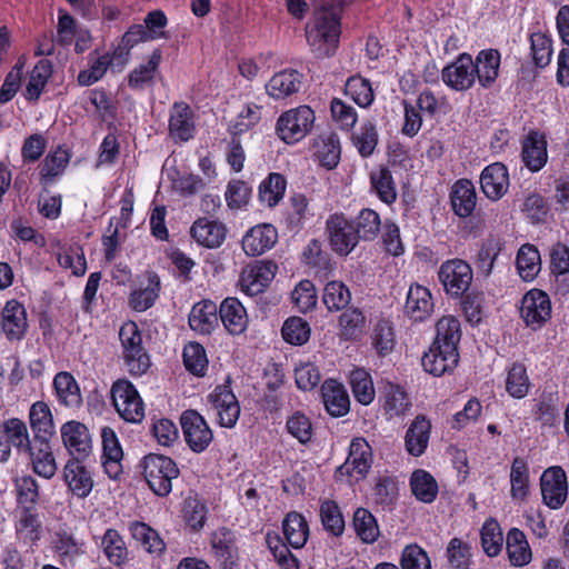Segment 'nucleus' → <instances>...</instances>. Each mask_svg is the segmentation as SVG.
I'll return each instance as SVG.
<instances>
[{
    "mask_svg": "<svg viewBox=\"0 0 569 569\" xmlns=\"http://www.w3.org/2000/svg\"><path fill=\"white\" fill-rule=\"evenodd\" d=\"M219 318L231 335L242 333L248 325L247 311L237 298H227L221 302Z\"/></svg>",
    "mask_w": 569,
    "mask_h": 569,
    "instance_id": "cd10ccee",
    "label": "nucleus"
},
{
    "mask_svg": "<svg viewBox=\"0 0 569 569\" xmlns=\"http://www.w3.org/2000/svg\"><path fill=\"white\" fill-rule=\"evenodd\" d=\"M437 335L432 343L458 349L461 338L460 322L457 318L448 316L441 318L436 325Z\"/></svg>",
    "mask_w": 569,
    "mask_h": 569,
    "instance_id": "3c124183",
    "label": "nucleus"
},
{
    "mask_svg": "<svg viewBox=\"0 0 569 569\" xmlns=\"http://www.w3.org/2000/svg\"><path fill=\"white\" fill-rule=\"evenodd\" d=\"M69 153L66 149L58 148L53 152L49 153L43 162L41 169L40 182L43 186V192H46V187L52 182L57 177L62 174L68 162H69Z\"/></svg>",
    "mask_w": 569,
    "mask_h": 569,
    "instance_id": "37998d69",
    "label": "nucleus"
},
{
    "mask_svg": "<svg viewBox=\"0 0 569 569\" xmlns=\"http://www.w3.org/2000/svg\"><path fill=\"white\" fill-rule=\"evenodd\" d=\"M160 61L161 51L157 49L151 53L147 63L140 64L130 72L128 79L129 87L134 90H140L146 86L152 84Z\"/></svg>",
    "mask_w": 569,
    "mask_h": 569,
    "instance_id": "79ce46f5",
    "label": "nucleus"
},
{
    "mask_svg": "<svg viewBox=\"0 0 569 569\" xmlns=\"http://www.w3.org/2000/svg\"><path fill=\"white\" fill-rule=\"evenodd\" d=\"M190 233L199 244L218 248L226 239L227 228L222 222L199 218L193 222Z\"/></svg>",
    "mask_w": 569,
    "mask_h": 569,
    "instance_id": "b1692460",
    "label": "nucleus"
},
{
    "mask_svg": "<svg viewBox=\"0 0 569 569\" xmlns=\"http://www.w3.org/2000/svg\"><path fill=\"white\" fill-rule=\"evenodd\" d=\"M302 74L297 70H283L276 73L266 84L267 93L273 99H284L299 91Z\"/></svg>",
    "mask_w": 569,
    "mask_h": 569,
    "instance_id": "2f4dec72",
    "label": "nucleus"
},
{
    "mask_svg": "<svg viewBox=\"0 0 569 569\" xmlns=\"http://www.w3.org/2000/svg\"><path fill=\"white\" fill-rule=\"evenodd\" d=\"M287 187L284 177L280 173L272 172L259 186V199L268 207H276L283 198Z\"/></svg>",
    "mask_w": 569,
    "mask_h": 569,
    "instance_id": "a18cd8bd",
    "label": "nucleus"
},
{
    "mask_svg": "<svg viewBox=\"0 0 569 569\" xmlns=\"http://www.w3.org/2000/svg\"><path fill=\"white\" fill-rule=\"evenodd\" d=\"M83 461L68 460L63 468V479L69 490L78 498L88 497L94 485L91 471Z\"/></svg>",
    "mask_w": 569,
    "mask_h": 569,
    "instance_id": "a211bd4d",
    "label": "nucleus"
},
{
    "mask_svg": "<svg viewBox=\"0 0 569 569\" xmlns=\"http://www.w3.org/2000/svg\"><path fill=\"white\" fill-rule=\"evenodd\" d=\"M208 401L220 426L232 428L237 423L240 416V406L237 397L227 385L216 387L208 396Z\"/></svg>",
    "mask_w": 569,
    "mask_h": 569,
    "instance_id": "4468645a",
    "label": "nucleus"
},
{
    "mask_svg": "<svg viewBox=\"0 0 569 569\" xmlns=\"http://www.w3.org/2000/svg\"><path fill=\"white\" fill-rule=\"evenodd\" d=\"M278 270L277 263L271 260H259L244 268L240 274L241 289L248 296H257L273 280Z\"/></svg>",
    "mask_w": 569,
    "mask_h": 569,
    "instance_id": "f8f14e48",
    "label": "nucleus"
},
{
    "mask_svg": "<svg viewBox=\"0 0 569 569\" xmlns=\"http://www.w3.org/2000/svg\"><path fill=\"white\" fill-rule=\"evenodd\" d=\"M111 398L120 417L132 423L140 422L144 417V407L134 386L123 379L112 385Z\"/></svg>",
    "mask_w": 569,
    "mask_h": 569,
    "instance_id": "39448f33",
    "label": "nucleus"
},
{
    "mask_svg": "<svg viewBox=\"0 0 569 569\" xmlns=\"http://www.w3.org/2000/svg\"><path fill=\"white\" fill-rule=\"evenodd\" d=\"M56 435V427L49 406L38 401V441L46 448L38 450V476L50 479L57 471V463L52 451L49 450L48 441Z\"/></svg>",
    "mask_w": 569,
    "mask_h": 569,
    "instance_id": "7ed1b4c3",
    "label": "nucleus"
},
{
    "mask_svg": "<svg viewBox=\"0 0 569 569\" xmlns=\"http://www.w3.org/2000/svg\"><path fill=\"white\" fill-rule=\"evenodd\" d=\"M284 538L292 548H302L309 536L306 519L298 512H289L282 521Z\"/></svg>",
    "mask_w": 569,
    "mask_h": 569,
    "instance_id": "f704fd0d",
    "label": "nucleus"
},
{
    "mask_svg": "<svg viewBox=\"0 0 569 569\" xmlns=\"http://www.w3.org/2000/svg\"><path fill=\"white\" fill-rule=\"evenodd\" d=\"M0 429L19 453H27L30 457V467L36 473V456L26 422L19 418H10L0 423Z\"/></svg>",
    "mask_w": 569,
    "mask_h": 569,
    "instance_id": "6ab92c4d",
    "label": "nucleus"
},
{
    "mask_svg": "<svg viewBox=\"0 0 569 569\" xmlns=\"http://www.w3.org/2000/svg\"><path fill=\"white\" fill-rule=\"evenodd\" d=\"M16 508L12 512L17 539L24 545L36 542V479L22 476L14 479Z\"/></svg>",
    "mask_w": 569,
    "mask_h": 569,
    "instance_id": "f257e3e1",
    "label": "nucleus"
},
{
    "mask_svg": "<svg viewBox=\"0 0 569 569\" xmlns=\"http://www.w3.org/2000/svg\"><path fill=\"white\" fill-rule=\"evenodd\" d=\"M322 401L332 417H342L349 412L350 400L345 387L336 380H326L321 387Z\"/></svg>",
    "mask_w": 569,
    "mask_h": 569,
    "instance_id": "a878e982",
    "label": "nucleus"
},
{
    "mask_svg": "<svg viewBox=\"0 0 569 569\" xmlns=\"http://www.w3.org/2000/svg\"><path fill=\"white\" fill-rule=\"evenodd\" d=\"M101 439L104 471L111 479H117L122 471L121 460L123 458V451L112 428H102Z\"/></svg>",
    "mask_w": 569,
    "mask_h": 569,
    "instance_id": "5701e85b",
    "label": "nucleus"
},
{
    "mask_svg": "<svg viewBox=\"0 0 569 569\" xmlns=\"http://www.w3.org/2000/svg\"><path fill=\"white\" fill-rule=\"evenodd\" d=\"M351 301L349 288L338 280L329 281L325 284L322 291V302L329 311H340Z\"/></svg>",
    "mask_w": 569,
    "mask_h": 569,
    "instance_id": "c03bdc74",
    "label": "nucleus"
},
{
    "mask_svg": "<svg viewBox=\"0 0 569 569\" xmlns=\"http://www.w3.org/2000/svg\"><path fill=\"white\" fill-rule=\"evenodd\" d=\"M371 467V448L365 439L356 438L350 443L349 456L336 470L337 477H349L359 481Z\"/></svg>",
    "mask_w": 569,
    "mask_h": 569,
    "instance_id": "9d476101",
    "label": "nucleus"
},
{
    "mask_svg": "<svg viewBox=\"0 0 569 569\" xmlns=\"http://www.w3.org/2000/svg\"><path fill=\"white\" fill-rule=\"evenodd\" d=\"M543 502L551 509H559L566 501L568 483L566 472L555 466L546 469L540 478Z\"/></svg>",
    "mask_w": 569,
    "mask_h": 569,
    "instance_id": "ddd939ff",
    "label": "nucleus"
},
{
    "mask_svg": "<svg viewBox=\"0 0 569 569\" xmlns=\"http://www.w3.org/2000/svg\"><path fill=\"white\" fill-rule=\"evenodd\" d=\"M218 325L217 305L210 300L196 303L189 315L190 328L201 335H210Z\"/></svg>",
    "mask_w": 569,
    "mask_h": 569,
    "instance_id": "c756f323",
    "label": "nucleus"
},
{
    "mask_svg": "<svg viewBox=\"0 0 569 569\" xmlns=\"http://www.w3.org/2000/svg\"><path fill=\"white\" fill-rule=\"evenodd\" d=\"M401 569H431L428 553L418 545L406 546L400 559Z\"/></svg>",
    "mask_w": 569,
    "mask_h": 569,
    "instance_id": "774afa93",
    "label": "nucleus"
},
{
    "mask_svg": "<svg viewBox=\"0 0 569 569\" xmlns=\"http://www.w3.org/2000/svg\"><path fill=\"white\" fill-rule=\"evenodd\" d=\"M281 332L287 342L301 346L309 340L310 327L302 318L291 317L284 321Z\"/></svg>",
    "mask_w": 569,
    "mask_h": 569,
    "instance_id": "680f3d73",
    "label": "nucleus"
},
{
    "mask_svg": "<svg viewBox=\"0 0 569 569\" xmlns=\"http://www.w3.org/2000/svg\"><path fill=\"white\" fill-rule=\"evenodd\" d=\"M316 154L320 164L333 169L340 160V141L335 133H325L318 137L315 143Z\"/></svg>",
    "mask_w": 569,
    "mask_h": 569,
    "instance_id": "e433bc0d",
    "label": "nucleus"
},
{
    "mask_svg": "<svg viewBox=\"0 0 569 569\" xmlns=\"http://www.w3.org/2000/svg\"><path fill=\"white\" fill-rule=\"evenodd\" d=\"M500 53L498 50H481L473 60V74L482 88H490L499 74Z\"/></svg>",
    "mask_w": 569,
    "mask_h": 569,
    "instance_id": "393cba45",
    "label": "nucleus"
},
{
    "mask_svg": "<svg viewBox=\"0 0 569 569\" xmlns=\"http://www.w3.org/2000/svg\"><path fill=\"white\" fill-rule=\"evenodd\" d=\"M142 475L152 490L159 497L168 496L172 490V480L180 471L177 463L169 457L149 453L141 460Z\"/></svg>",
    "mask_w": 569,
    "mask_h": 569,
    "instance_id": "f03ea898",
    "label": "nucleus"
},
{
    "mask_svg": "<svg viewBox=\"0 0 569 569\" xmlns=\"http://www.w3.org/2000/svg\"><path fill=\"white\" fill-rule=\"evenodd\" d=\"M278 239L277 229L271 224L252 227L242 239L243 251L251 257L260 256L271 249Z\"/></svg>",
    "mask_w": 569,
    "mask_h": 569,
    "instance_id": "412c9836",
    "label": "nucleus"
},
{
    "mask_svg": "<svg viewBox=\"0 0 569 569\" xmlns=\"http://www.w3.org/2000/svg\"><path fill=\"white\" fill-rule=\"evenodd\" d=\"M503 537L497 521L485 522L481 529V546L489 557H496L502 549Z\"/></svg>",
    "mask_w": 569,
    "mask_h": 569,
    "instance_id": "338daca9",
    "label": "nucleus"
},
{
    "mask_svg": "<svg viewBox=\"0 0 569 569\" xmlns=\"http://www.w3.org/2000/svg\"><path fill=\"white\" fill-rule=\"evenodd\" d=\"M365 325V316L358 308H349L339 317L341 335L348 340L358 338L362 333Z\"/></svg>",
    "mask_w": 569,
    "mask_h": 569,
    "instance_id": "5fc2aeb1",
    "label": "nucleus"
},
{
    "mask_svg": "<svg viewBox=\"0 0 569 569\" xmlns=\"http://www.w3.org/2000/svg\"><path fill=\"white\" fill-rule=\"evenodd\" d=\"M506 548L513 566H525L531 560V550L526 536L517 528L508 532Z\"/></svg>",
    "mask_w": 569,
    "mask_h": 569,
    "instance_id": "ea45409f",
    "label": "nucleus"
},
{
    "mask_svg": "<svg viewBox=\"0 0 569 569\" xmlns=\"http://www.w3.org/2000/svg\"><path fill=\"white\" fill-rule=\"evenodd\" d=\"M458 349L432 343L421 358V365L430 375L436 377L451 372L458 365Z\"/></svg>",
    "mask_w": 569,
    "mask_h": 569,
    "instance_id": "dca6fc26",
    "label": "nucleus"
},
{
    "mask_svg": "<svg viewBox=\"0 0 569 569\" xmlns=\"http://www.w3.org/2000/svg\"><path fill=\"white\" fill-rule=\"evenodd\" d=\"M59 400L67 407L77 408L82 403L79 386L71 373L61 371L53 379Z\"/></svg>",
    "mask_w": 569,
    "mask_h": 569,
    "instance_id": "c9c22d12",
    "label": "nucleus"
},
{
    "mask_svg": "<svg viewBox=\"0 0 569 569\" xmlns=\"http://www.w3.org/2000/svg\"><path fill=\"white\" fill-rule=\"evenodd\" d=\"M159 277L153 272L148 273L146 286H141L130 295L129 302L131 308L139 312L146 311L154 305L159 297Z\"/></svg>",
    "mask_w": 569,
    "mask_h": 569,
    "instance_id": "72a5a7b5",
    "label": "nucleus"
},
{
    "mask_svg": "<svg viewBox=\"0 0 569 569\" xmlns=\"http://www.w3.org/2000/svg\"><path fill=\"white\" fill-rule=\"evenodd\" d=\"M510 496L513 500H525L529 493V468L525 459L516 457L510 468Z\"/></svg>",
    "mask_w": 569,
    "mask_h": 569,
    "instance_id": "a19ab883",
    "label": "nucleus"
},
{
    "mask_svg": "<svg viewBox=\"0 0 569 569\" xmlns=\"http://www.w3.org/2000/svg\"><path fill=\"white\" fill-rule=\"evenodd\" d=\"M480 186L488 199L499 200L509 187V174L506 166L500 162L487 166L481 172Z\"/></svg>",
    "mask_w": 569,
    "mask_h": 569,
    "instance_id": "aec40b11",
    "label": "nucleus"
},
{
    "mask_svg": "<svg viewBox=\"0 0 569 569\" xmlns=\"http://www.w3.org/2000/svg\"><path fill=\"white\" fill-rule=\"evenodd\" d=\"M371 189L378 198L391 204L397 199V189L391 171L386 167H379L370 173Z\"/></svg>",
    "mask_w": 569,
    "mask_h": 569,
    "instance_id": "58836bf2",
    "label": "nucleus"
},
{
    "mask_svg": "<svg viewBox=\"0 0 569 569\" xmlns=\"http://www.w3.org/2000/svg\"><path fill=\"white\" fill-rule=\"evenodd\" d=\"M101 547L108 560L121 566L128 560V549L122 536L114 529H108L101 540Z\"/></svg>",
    "mask_w": 569,
    "mask_h": 569,
    "instance_id": "de8ad7c7",
    "label": "nucleus"
},
{
    "mask_svg": "<svg viewBox=\"0 0 569 569\" xmlns=\"http://www.w3.org/2000/svg\"><path fill=\"white\" fill-rule=\"evenodd\" d=\"M520 316L528 327L541 328L551 316L549 296L539 289L528 291L521 300Z\"/></svg>",
    "mask_w": 569,
    "mask_h": 569,
    "instance_id": "9b49d317",
    "label": "nucleus"
},
{
    "mask_svg": "<svg viewBox=\"0 0 569 569\" xmlns=\"http://www.w3.org/2000/svg\"><path fill=\"white\" fill-rule=\"evenodd\" d=\"M433 300L428 288L412 283L409 287L405 303V313L411 320L421 322L428 319L433 312Z\"/></svg>",
    "mask_w": 569,
    "mask_h": 569,
    "instance_id": "f3484780",
    "label": "nucleus"
},
{
    "mask_svg": "<svg viewBox=\"0 0 569 569\" xmlns=\"http://www.w3.org/2000/svg\"><path fill=\"white\" fill-rule=\"evenodd\" d=\"M267 545L281 569H299V561L278 535H268Z\"/></svg>",
    "mask_w": 569,
    "mask_h": 569,
    "instance_id": "69168bd1",
    "label": "nucleus"
},
{
    "mask_svg": "<svg viewBox=\"0 0 569 569\" xmlns=\"http://www.w3.org/2000/svg\"><path fill=\"white\" fill-rule=\"evenodd\" d=\"M450 202L455 213L461 218L469 217L477 202V194L475 187L470 180H458L451 190Z\"/></svg>",
    "mask_w": 569,
    "mask_h": 569,
    "instance_id": "7c9ffc66",
    "label": "nucleus"
},
{
    "mask_svg": "<svg viewBox=\"0 0 569 569\" xmlns=\"http://www.w3.org/2000/svg\"><path fill=\"white\" fill-rule=\"evenodd\" d=\"M431 423L425 416H417L409 426L405 445L407 451L415 457L425 453L430 438Z\"/></svg>",
    "mask_w": 569,
    "mask_h": 569,
    "instance_id": "c85d7f7f",
    "label": "nucleus"
},
{
    "mask_svg": "<svg viewBox=\"0 0 569 569\" xmlns=\"http://www.w3.org/2000/svg\"><path fill=\"white\" fill-rule=\"evenodd\" d=\"M315 122V112L308 106H300L283 112L276 124L278 137L286 143H296L303 139Z\"/></svg>",
    "mask_w": 569,
    "mask_h": 569,
    "instance_id": "20e7f679",
    "label": "nucleus"
},
{
    "mask_svg": "<svg viewBox=\"0 0 569 569\" xmlns=\"http://www.w3.org/2000/svg\"><path fill=\"white\" fill-rule=\"evenodd\" d=\"M62 442L71 456L69 460H86L92 452L89 428L79 421H68L61 427Z\"/></svg>",
    "mask_w": 569,
    "mask_h": 569,
    "instance_id": "1a4fd4ad",
    "label": "nucleus"
},
{
    "mask_svg": "<svg viewBox=\"0 0 569 569\" xmlns=\"http://www.w3.org/2000/svg\"><path fill=\"white\" fill-rule=\"evenodd\" d=\"M438 278L448 295L460 297L471 284L472 269L461 259L448 260L441 264Z\"/></svg>",
    "mask_w": 569,
    "mask_h": 569,
    "instance_id": "0eeeda50",
    "label": "nucleus"
},
{
    "mask_svg": "<svg viewBox=\"0 0 569 569\" xmlns=\"http://www.w3.org/2000/svg\"><path fill=\"white\" fill-rule=\"evenodd\" d=\"M169 132L174 140L188 141L193 137L194 122L190 107L176 102L170 111Z\"/></svg>",
    "mask_w": 569,
    "mask_h": 569,
    "instance_id": "bb28decb",
    "label": "nucleus"
},
{
    "mask_svg": "<svg viewBox=\"0 0 569 569\" xmlns=\"http://www.w3.org/2000/svg\"><path fill=\"white\" fill-rule=\"evenodd\" d=\"M132 538L148 552H162L164 543L156 530L144 522H132L130 525Z\"/></svg>",
    "mask_w": 569,
    "mask_h": 569,
    "instance_id": "09e8293b",
    "label": "nucleus"
},
{
    "mask_svg": "<svg viewBox=\"0 0 569 569\" xmlns=\"http://www.w3.org/2000/svg\"><path fill=\"white\" fill-rule=\"evenodd\" d=\"M1 327L9 340L23 337L28 322L24 306L16 299L8 300L1 313Z\"/></svg>",
    "mask_w": 569,
    "mask_h": 569,
    "instance_id": "4be33fe9",
    "label": "nucleus"
},
{
    "mask_svg": "<svg viewBox=\"0 0 569 569\" xmlns=\"http://www.w3.org/2000/svg\"><path fill=\"white\" fill-rule=\"evenodd\" d=\"M500 250L501 244L499 240L492 237L488 238L482 243L476 259V268L479 273L488 277L492 272L495 260L498 257Z\"/></svg>",
    "mask_w": 569,
    "mask_h": 569,
    "instance_id": "052dcab7",
    "label": "nucleus"
},
{
    "mask_svg": "<svg viewBox=\"0 0 569 569\" xmlns=\"http://www.w3.org/2000/svg\"><path fill=\"white\" fill-rule=\"evenodd\" d=\"M345 91L346 94L362 108L369 107L375 99L370 82L361 77L349 78Z\"/></svg>",
    "mask_w": 569,
    "mask_h": 569,
    "instance_id": "6e6d98bb",
    "label": "nucleus"
},
{
    "mask_svg": "<svg viewBox=\"0 0 569 569\" xmlns=\"http://www.w3.org/2000/svg\"><path fill=\"white\" fill-rule=\"evenodd\" d=\"M352 393L361 405H369L375 399V388L370 375L365 369H355L350 373Z\"/></svg>",
    "mask_w": 569,
    "mask_h": 569,
    "instance_id": "8fccbe9b",
    "label": "nucleus"
},
{
    "mask_svg": "<svg viewBox=\"0 0 569 569\" xmlns=\"http://www.w3.org/2000/svg\"><path fill=\"white\" fill-rule=\"evenodd\" d=\"M560 417L558 397L551 393L543 395L535 409V418L543 426H553Z\"/></svg>",
    "mask_w": 569,
    "mask_h": 569,
    "instance_id": "0e129e2a",
    "label": "nucleus"
},
{
    "mask_svg": "<svg viewBox=\"0 0 569 569\" xmlns=\"http://www.w3.org/2000/svg\"><path fill=\"white\" fill-rule=\"evenodd\" d=\"M522 161L531 171H539L547 162V142L537 133H530L522 144Z\"/></svg>",
    "mask_w": 569,
    "mask_h": 569,
    "instance_id": "473e14b6",
    "label": "nucleus"
},
{
    "mask_svg": "<svg viewBox=\"0 0 569 569\" xmlns=\"http://www.w3.org/2000/svg\"><path fill=\"white\" fill-rule=\"evenodd\" d=\"M412 493L422 502H432L438 493V485L435 478L426 470L418 469L410 478Z\"/></svg>",
    "mask_w": 569,
    "mask_h": 569,
    "instance_id": "49530a36",
    "label": "nucleus"
},
{
    "mask_svg": "<svg viewBox=\"0 0 569 569\" xmlns=\"http://www.w3.org/2000/svg\"><path fill=\"white\" fill-rule=\"evenodd\" d=\"M183 363L191 373L198 377L204 376L208 367L204 348L197 342L188 343L183 349Z\"/></svg>",
    "mask_w": 569,
    "mask_h": 569,
    "instance_id": "13d9d810",
    "label": "nucleus"
},
{
    "mask_svg": "<svg viewBox=\"0 0 569 569\" xmlns=\"http://www.w3.org/2000/svg\"><path fill=\"white\" fill-rule=\"evenodd\" d=\"M326 231L331 249L340 256H348L359 242V233L355 230L353 222L342 213L329 216Z\"/></svg>",
    "mask_w": 569,
    "mask_h": 569,
    "instance_id": "423d86ee",
    "label": "nucleus"
},
{
    "mask_svg": "<svg viewBox=\"0 0 569 569\" xmlns=\"http://www.w3.org/2000/svg\"><path fill=\"white\" fill-rule=\"evenodd\" d=\"M149 32L144 31L142 24L131 26L122 36L121 42L113 51V59H119L126 63L129 59L130 50L140 42L150 41Z\"/></svg>",
    "mask_w": 569,
    "mask_h": 569,
    "instance_id": "864d4df0",
    "label": "nucleus"
},
{
    "mask_svg": "<svg viewBox=\"0 0 569 569\" xmlns=\"http://www.w3.org/2000/svg\"><path fill=\"white\" fill-rule=\"evenodd\" d=\"M353 527L358 537L366 543H373L379 537L377 520L365 508H358L355 511Z\"/></svg>",
    "mask_w": 569,
    "mask_h": 569,
    "instance_id": "603ef678",
    "label": "nucleus"
},
{
    "mask_svg": "<svg viewBox=\"0 0 569 569\" xmlns=\"http://www.w3.org/2000/svg\"><path fill=\"white\" fill-rule=\"evenodd\" d=\"M359 240H373L380 231L379 214L372 209H362L353 222Z\"/></svg>",
    "mask_w": 569,
    "mask_h": 569,
    "instance_id": "4d7b16f0",
    "label": "nucleus"
},
{
    "mask_svg": "<svg viewBox=\"0 0 569 569\" xmlns=\"http://www.w3.org/2000/svg\"><path fill=\"white\" fill-rule=\"evenodd\" d=\"M529 386L526 367L521 363H513L506 381L508 393L513 398L521 399L527 396Z\"/></svg>",
    "mask_w": 569,
    "mask_h": 569,
    "instance_id": "bf43d9fd",
    "label": "nucleus"
},
{
    "mask_svg": "<svg viewBox=\"0 0 569 569\" xmlns=\"http://www.w3.org/2000/svg\"><path fill=\"white\" fill-rule=\"evenodd\" d=\"M321 522L325 529L333 536L342 535L345 520L338 505L335 501L326 500L320 507Z\"/></svg>",
    "mask_w": 569,
    "mask_h": 569,
    "instance_id": "e2e57ef3",
    "label": "nucleus"
},
{
    "mask_svg": "<svg viewBox=\"0 0 569 569\" xmlns=\"http://www.w3.org/2000/svg\"><path fill=\"white\" fill-rule=\"evenodd\" d=\"M184 440L197 453L204 451L213 439V433L204 418L196 410H186L180 418Z\"/></svg>",
    "mask_w": 569,
    "mask_h": 569,
    "instance_id": "6e6552de",
    "label": "nucleus"
},
{
    "mask_svg": "<svg viewBox=\"0 0 569 569\" xmlns=\"http://www.w3.org/2000/svg\"><path fill=\"white\" fill-rule=\"evenodd\" d=\"M473 59L469 53L459 54L441 72L442 81L456 91H467L475 84Z\"/></svg>",
    "mask_w": 569,
    "mask_h": 569,
    "instance_id": "2eb2a0df",
    "label": "nucleus"
},
{
    "mask_svg": "<svg viewBox=\"0 0 569 569\" xmlns=\"http://www.w3.org/2000/svg\"><path fill=\"white\" fill-rule=\"evenodd\" d=\"M516 264L521 279L532 281L541 269L538 249L530 243L521 246L517 253Z\"/></svg>",
    "mask_w": 569,
    "mask_h": 569,
    "instance_id": "4c0bfd02",
    "label": "nucleus"
}]
</instances>
